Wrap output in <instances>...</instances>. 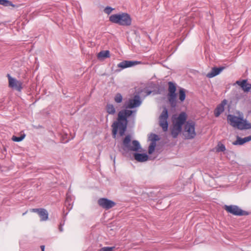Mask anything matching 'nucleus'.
Masks as SVG:
<instances>
[{
    "label": "nucleus",
    "instance_id": "nucleus-27",
    "mask_svg": "<svg viewBox=\"0 0 251 251\" xmlns=\"http://www.w3.org/2000/svg\"><path fill=\"white\" fill-rule=\"evenodd\" d=\"M245 143L244 138L237 137L236 141L233 143L234 145H243Z\"/></svg>",
    "mask_w": 251,
    "mask_h": 251
},
{
    "label": "nucleus",
    "instance_id": "nucleus-26",
    "mask_svg": "<svg viewBox=\"0 0 251 251\" xmlns=\"http://www.w3.org/2000/svg\"><path fill=\"white\" fill-rule=\"evenodd\" d=\"M149 139L151 142H156L159 140L158 136L155 134H151L149 136Z\"/></svg>",
    "mask_w": 251,
    "mask_h": 251
},
{
    "label": "nucleus",
    "instance_id": "nucleus-29",
    "mask_svg": "<svg viewBox=\"0 0 251 251\" xmlns=\"http://www.w3.org/2000/svg\"><path fill=\"white\" fill-rule=\"evenodd\" d=\"M115 247H105L102 248L99 251H113Z\"/></svg>",
    "mask_w": 251,
    "mask_h": 251
},
{
    "label": "nucleus",
    "instance_id": "nucleus-17",
    "mask_svg": "<svg viewBox=\"0 0 251 251\" xmlns=\"http://www.w3.org/2000/svg\"><path fill=\"white\" fill-rule=\"evenodd\" d=\"M236 83L241 86L245 92L250 91V87L249 85H250V84L247 83L246 80H243L242 81H237Z\"/></svg>",
    "mask_w": 251,
    "mask_h": 251
},
{
    "label": "nucleus",
    "instance_id": "nucleus-18",
    "mask_svg": "<svg viewBox=\"0 0 251 251\" xmlns=\"http://www.w3.org/2000/svg\"><path fill=\"white\" fill-rule=\"evenodd\" d=\"M38 215L41 221H47L48 219V212L44 208L41 209Z\"/></svg>",
    "mask_w": 251,
    "mask_h": 251
},
{
    "label": "nucleus",
    "instance_id": "nucleus-28",
    "mask_svg": "<svg viewBox=\"0 0 251 251\" xmlns=\"http://www.w3.org/2000/svg\"><path fill=\"white\" fill-rule=\"evenodd\" d=\"M25 135L21 136L20 137H16L15 136H13L12 138V139L13 141H14L15 142H20L24 139V138H25Z\"/></svg>",
    "mask_w": 251,
    "mask_h": 251
},
{
    "label": "nucleus",
    "instance_id": "nucleus-31",
    "mask_svg": "<svg viewBox=\"0 0 251 251\" xmlns=\"http://www.w3.org/2000/svg\"><path fill=\"white\" fill-rule=\"evenodd\" d=\"M41 209L42 208H34V209H32L31 210V211L33 212H36V213H37L38 214H39V213L40 212Z\"/></svg>",
    "mask_w": 251,
    "mask_h": 251
},
{
    "label": "nucleus",
    "instance_id": "nucleus-3",
    "mask_svg": "<svg viewBox=\"0 0 251 251\" xmlns=\"http://www.w3.org/2000/svg\"><path fill=\"white\" fill-rule=\"evenodd\" d=\"M227 121L228 123L233 127H236L238 129H250L251 128V125L244 120L242 117H238L232 115H229L227 116Z\"/></svg>",
    "mask_w": 251,
    "mask_h": 251
},
{
    "label": "nucleus",
    "instance_id": "nucleus-1",
    "mask_svg": "<svg viewBox=\"0 0 251 251\" xmlns=\"http://www.w3.org/2000/svg\"><path fill=\"white\" fill-rule=\"evenodd\" d=\"M135 112L136 111L125 109L119 112L118 122H114L112 126L113 128L112 134L114 138L116 137L118 129L120 135L123 136L124 135L126 128L127 118L131 116L133 112Z\"/></svg>",
    "mask_w": 251,
    "mask_h": 251
},
{
    "label": "nucleus",
    "instance_id": "nucleus-35",
    "mask_svg": "<svg viewBox=\"0 0 251 251\" xmlns=\"http://www.w3.org/2000/svg\"><path fill=\"white\" fill-rule=\"evenodd\" d=\"M59 229V230L60 231H63V229H62V227L61 226H60Z\"/></svg>",
    "mask_w": 251,
    "mask_h": 251
},
{
    "label": "nucleus",
    "instance_id": "nucleus-4",
    "mask_svg": "<svg viewBox=\"0 0 251 251\" xmlns=\"http://www.w3.org/2000/svg\"><path fill=\"white\" fill-rule=\"evenodd\" d=\"M109 21L121 25L128 26L131 24V19L129 15L126 13L112 15L109 17Z\"/></svg>",
    "mask_w": 251,
    "mask_h": 251
},
{
    "label": "nucleus",
    "instance_id": "nucleus-10",
    "mask_svg": "<svg viewBox=\"0 0 251 251\" xmlns=\"http://www.w3.org/2000/svg\"><path fill=\"white\" fill-rule=\"evenodd\" d=\"M168 113L166 108H164L160 116H159V126L162 127L164 131H166L168 128Z\"/></svg>",
    "mask_w": 251,
    "mask_h": 251
},
{
    "label": "nucleus",
    "instance_id": "nucleus-14",
    "mask_svg": "<svg viewBox=\"0 0 251 251\" xmlns=\"http://www.w3.org/2000/svg\"><path fill=\"white\" fill-rule=\"evenodd\" d=\"M227 101L224 100L221 103L219 104L214 111V115L217 117L224 111V107L227 104Z\"/></svg>",
    "mask_w": 251,
    "mask_h": 251
},
{
    "label": "nucleus",
    "instance_id": "nucleus-24",
    "mask_svg": "<svg viewBox=\"0 0 251 251\" xmlns=\"http://www.w3.org/2000/svg\"><path fill=\"white\" fill-rule=\"evenodd\" d=\"M226 150V147L224 145L219 143L216 147L217 152L224 151Z\"/></svg>",
    "mask_w": 251,
    "mask_h": 251
},
{
    "label": "nucleus",
    "instance_id": "nucleus-9",
    "mask_svg": "<svg viewBox=\"0 0 251 251\" xmlns=\"http://www.w3.org/2000/svg\"><path fill=\"white\" fill-rule=\"evenodd\" d=\"M8 79V86L13 89L20 92L22 88V82L18 80L16 78L12 77L9 74L7 75Z\"/></svg>",
    "mask_w": 251,
    "mask_h": 251
},
{
    "label": "nucleus",
    "instance_id": "nucleus-34",
    "mask_svg": "<svg viewBox=\"0 0 251 251\" xmlns=\"http://www.w3.org/2000/svg\"><path fill=\"white\" fill-rule=\"evenodd\" d=\"M244 138V141H245V143H246V142H249V141H248V138H247V137H245V138Z\"/></svg>",
    "mask_w": 251,
    "mask_h": 251
},
{
    "label": "nucleus",
    "instance_id": "nucleus-12",
    "mask_svg": "<svg viewBox=\"0 0 251 251\" xmlns=\"http://www.w3.org/2000/svg\"><path fill=\"white\" fill-rule=\"evenodd\" d=\"M99 205L105 209H109L114 207L116 203L115 202L106 198H100L98 201Z\"/></svg>",
    "mask_w": 251,
    "mask_h": 251
},
{
    "label": "nucleus",
    "instance_id": "nucleus-32",
    "mask_svg": "<svg viewBox=\"0 0 251 251\" xmlns=\"http://www.w3.org/2000/svg\"><path fill=\"white\" fill-rule=\"evenodd\" d=\"M41 248L42 251H45V246H41Z\"/></svg>",
    "mask_w": 251,
    "mask_h": 251
},
{
    "label": "nucleus",
    "instance_id": "nucleus-25",
    "mask_svg": "<svg viewBox=\"0 0 251 251\" xmlns=\"http://www.w3.org/2000/svg\"><path fill=\"white\" fill-rule=\"evenodd\" d=\"M114 100L117 103L121 102L123 100L122 96L119 93L117 94L114 98Z\"/></svg>",
    "mask_w": 251,
    "mask_h": 251
},
{
    "label": "nucleus",
    "instance_id": "nucleus-5",
    "mask_svg": "<svg viewBox=\"0 0 251 251\" xmlns=\"http://www.w3.org/2000/svg\"><path fill=\"white\" fill-rule=\"evenodd\" d=\"M141 148L138 141L134 140L131 142V138L129 135H127L123 141V149L125 151H138Z\"/></svg>",
    "mask_w": 251,
    "mask_h": 251
},
{
    "label": "nucleus",
    "instance_id": "nucleus-33",
    "mask_svg": "<svg viewBox=\"0 0 251 251\" xmlns=\"http://www.w3.org/2000/svg\"><path fill=\"white\" fill-rule=\"evenodd\" d=\"M247 137L248 138V141H251V136H248Z\"/></svg>",
    "mask_w": 251,
    "mask_h": 251
},
{
    "label": "nucleus",
    "instance_id": "nucleus-19",
    "mask_svg": "<svg viewBox=\"0 0 251 251\" xmlns=\"http://www.w3.org/2000/svg\"><path fill=\"white\" fill-rule=\"evenodd\" d=\"M97 56L100 59L109 58L110 57V51L107 50L101 51L98 53Z\"/></svg>",
    "mask_w": 251,
    "mask_h": 251
},
{
    "label": "nucleus",
    "instance_id": "nucleus-20",
    "mask_svg": "<svg viewBox=\"0 0 251 251\" xmlns=\"http://www.w3.org/2000/svg\"><path fill=\"white\" fill-rule=\"evenodd\" d=\"M186 98L185 91L183 88L179 90L178 98L180 102H183Z\"/></svg>",
    "mask_w": 251,
    "mask_h": 251
},
{
    "label": "nucleus",
    "instance_id": "nucleus-2",
    "mask_svg": "<svg viewBox=\"0 0 251 251\" xmlns=\"http://www.w3.org/2000/svg\"><path fill=\"white\" fill-rule=\"evenodd\" d=\"M187 115L185 112L180 113L177 117L173 119L171 134L173 138H176L180 133L182 126L186 122Z\"/></svg>",
    "mask_w": 251,
    "mask_h": 251
},
{
    "label": "nucleus",
    "instance_id": "nucleus-16",
    "mask_svg": "<svg viewBox=\"0 0 251 251\" xmlns=\"http://www.w3.org/2000/svg\"><path fill=\"white\" fill-rule=\"evenodd\" d=\"M134 156L135 159L139 162H145L148 159V156L146 154L135 153Z\"/></svg>",
    "mask_w": 251,
    "mask_h": 251
},
{
    "label": "nucleus",
    "instance_id": "nucleus-22",
    "mask_svg": "<svg viewBox=\"0 0 251 251\" xmlns=\"http://www.w3.org/2000/svg\"><path fill=\"white\" fill-rule=\"evenodd\" d=\"M0 4L4 6H12L15 7V5L11 1L8 0H0Z\"/></svg>",
    "mask_w": 251,
    "mask_h": 251
},
{
    "label": "nucleus",
    "instance_id": "nucleus-8",
    "mask_svg": "<svg viewBox=\"0 0 251 251\" xmlns=\"http://www.w3.org/2000/svg\"><path fill=\"white\" fill-rule=\"evenodd\" d=\"M224 209L227 212L232 214V215L236 216H244L248 215L249 212L247 211L243 210L240 208L238 206L235 205H225L224 206Z\"/></svg>",
    "mask_w": 251,
    "mask_h": 251
},
{
    "label": "nucleus",
    "instance_id": "nucleus-11",
    "mask_svg": "<svg viewBox=\"0 0 251 251\" xmlns=\"http://www.w3.org/2000/svg\"><path fill=\"white\" fill-rule=\"evenodd\" d=\"M141 104L140 98L139 96L136 95L132 99H130L125 104L126 108H134L139 106Z\"/></svg>",
    "mask_w": 251,
    "mask_h": 251
},
{
    "label": "nucleus",
    "instance_id": "nucleus-21",
    "mask_svg": "<svg viewBox=\"0 0 251 251\" xmlns=\"http://www.w3.org/2000/svg\"><path fill=\"white\" fill-rule=\"evenodd\" d=\"M106 110L109 114H114L116 112L115 108L113 104H107L106 106Z\"/></svg>",
    "mask_w": 251,
    "mask_h": 251
},
{
    "label": "nucleus",
    "instance_id": "nucleus-30",
    "mask_svg": "<svg viewBox=\"0 0 251 251\" xmlns=\"http://www.w3.org/2000/svg\"><path fill=\"white\" fill-rule=\"evenodd\" d=\"M113 10V9L110 7H106L104 10V11L105 13L107 14H109Z\"/></svg>",
    "mask_w": 251,
    "mask_h": 251
},
{
    "label": "nucleus",
    "instance_id": "nucleus-23",
    "mask_svg": "<svg viewBox=\"0 0 251 251\" xmlns=\"http://www.w3.org/2000/svg\"><path fill=\"white\" fill-rule=\"evenodd\" d=\"M156 147V142H151L149 147L148 152L150 154H151L154 151Z\"/></svg>",
    "mask_w": 251,
    "mask_h": 251
},
{
    "label": "nucleus",
    "instance_id": "nucleus-37",
    "mask_svg": "<svg viewBox=\"0 0 251 251\" xmlns=\"http://www.w3.org/2000/svg\"><path fill=\"white\" fill-rule=\"evenodd\" d=\"M27 211H26L25 213H24L23 215H24L25 214L27 213Z\"/></svg>",
    "mask_w": 251,
    "mask_h": 251
},
{
    "label": "nucleus",
    "instance_id": "nucleus-6",
    "mask_svg": "<svg viewBox=\"0 0 251 251\" xmlns=\"http://www.w3.org/2000/svg\"><path fill=\"white\" fill-rule=\"evenodd\" d=\"M168 86L167 98L171 107H175L177 103L176 94V86L173 82H169Z\"/></svg>",
    "mask_w": 251,
    "mask_h": 251
},
{
    "label": "nucleus",
    "instance_id": "nucleus-7",
    "mask_svg": "<svg viewBox=\"0 0 251 251\" xmlns=\"http://www.w3.org/2000/svg\"><path fill=\"white\" fill-rule=\"evenodd\" d=\"M183 134L186 139H191L194 138L196 135L195 123L193 122H187L184 126Z\"/></svg>",
    "mask_w": 251,
    "mask_h": 251
},
{
    "label": "nucleus",
    "instance_id": "nucleus-13",
    "mask_svg": "<svg viewBox=\"0 0 251 251\" xmlns=\"http://www.w3.org/2000/svg\"><path fill=\"white\" fill-rule=\"evenodd\" d=\"M142 64L141 61H123L118 64V67L122 69L130 67L133 66Z\"/></svg>",
    "mask_w": 251,
    "mask_h": 251
},
{
    "label": "nucleus",
    "instance_id": "nucleus-36",
    "mask_svg": "<svg viewBox=\"0 0 251 251\" xmlns=\"http://www.w3.org/2000/svg\"><path fill=\"white\" fill-rule=\"evenodd\" d=\"M249 87H250V90L251 89V84H250V85H249Z\"/></svg>",
    "mask_w": 251,
    "mask_h": 251
},
{
    "label": "nucleus",
    "instance_id": "nucleus-15",
    "mask_svg": "<svg viewBox=\"0 0 251 251\" xmlns=\"http://www.w3.org/2000/svg\"><path fill=\"white\" fill-rule=\"evenodd\" d=\"M225 67H222L220 68L214 67L212 69L210 72L206 75V76L208 78H212L216 75H219L223 70L225 69Z\"/></svg>",
    "mask_w": 251,
    "mask_h": 251
}]
</instances>
